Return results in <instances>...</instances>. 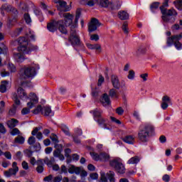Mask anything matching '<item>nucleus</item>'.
Instances as JSON below:
<instances>
[{
	"label": "nucleus",
	"instance_id": "1",
	"mask_svg": "<svg viewBox=\"0 0 182 182\" xmlns=\"http://www.w3.org/2000/svg\"><path fill=\"white\" fill-rule=\"evenodd\" d=\"M81 14L80 9H77L76 11L75 19L74 21V23L70 26L71 30L70 32V36L68 37V41L77 52H79V50L76 49V46H78L80 49H83V48H85V45H83L80 41V37L77 35V33H76V30H75V28H77V23L79 22Z\"/></svg>",
	"mask_w": 182,
	"mask_h": 182
},
{
	"label": "nucleus",
	"instance_id": "2",
	"mask_svg": "<svg viewBox=\"0 0 182 182\" xmlns=\"http://www.w3.org/2000/svg\"><path fill=\"white\" fill-rule=\"evenodd\" d=\"M154 134H156L154 126L151 124H146L138 131L137 139L141 144H146L149 143L150 137H153Z\"/></svg>",
	"mask_w": 182,
	"mask_h": 182
},
{
	"label": "nucleus",
	"instance_id": "3",
	"mask_svg": "<svg viewBox=\"0 0 182 182\" xmlns=\"http://www.w3.org/2000/svg\"><path fill=\"white\" fill-rule=\"evenodd\" d=\"M47 29L49 32L55 33L56 31H60V33L63 35L68 34V30L65 27V21L64 20H51L50 22L47 23Z\"/></svg>",
	"mask_w": 182,
	"mask_h": 182
},
{
	"label": "nucleus",
	"instance_id": "4",
	"mask_svg": "<svg viewBox=\"0 0 182 182\" xmlns=\"http://www.w3.org/2000/svg\"><path fill=\"white\" fill-rule=\"evenodd\" d=\"M167 6H168V0H165L162 6L159 7L161 14H162L161 19L164 22H170V18L168 16H177L178 15L176 9L173 8L167 9H166Z\"/></svg>",
	"mask_w": 182,
	"mask_h": 182
},
{
	"label": "nucleus",
	"instance_id": "5",
	"mask_svg": "<svg viewBox=\"0 0 182 182\" xmlns=\"http://www.w3.org/2000/svg\"><path fill=\"white\" fill-rule=\"evenodd\" d=\"M19 46L17 48L18 52H23V53H26L29 55L31 52L33 50H38V46H30L28 48V42L26 37H20L18 40Z\"/></svg>",
	"mask_w": 182,
	"mask_h": 182
},
{
	"label": "nucleus",
	"instance_id": "6",
	"mask_svg": "<svg viewBox=\"0 0 182 182\" xmlns=\"http://www.w3.org/2000/svg\"><path fill=\"white\" fill-rule=\"evenodd\" d=\"M94 117V120L97 122L99 126H102L103 129H107L109 130V127H107V124H106V122H107V119L103 118L102 114H103V110L95 108L94 110H91L90 112Z\"/></svg>",
	"mask_w": 182,
	"mask_h": 182
},
{
	"label": "nucleus",
	"instance_id": "7",
	"mask_svg": "<svg viewBox=\"0 0 182 182\" xmlns=\"http://www.w3.org/2000/svg\"><path fill=\"white\" fill-rule=\"evenodd\" d=\"M18 75L21 80L29 79V77H35V76H36V68L32 66H30V67L25 66L20 69Z\"/></svg>",
	"mask_w": 182,
	"mask_h": 182
},
{
	"label": "nucleus",
	"instance_id": "8",
	"mask_svg": "<svg viewBox=\"0 0 182 182\" xmlns=\"http://www.w3.org/2000/svg\"><path fill=\"white\" fill-rule=\"evenodd\" d=\"M182 38V33L178 35H173L171 37H168L166 40V45L167 46H173L174 45L176 49L177 50H181L182 49V43L180 42Z\"/></svg>",
	"mask_w": 182,
	"mask_h": 182
},
{
	"label": "nucleus",
	"instance_id": "9",
	"mask_svg": "<svg viewBox=\"0 0 182 182\" xmlns=\"http://www.w3.org/2000/svg\"><path fill=\"white\" fill-rule=\"evenodd\" d=\"M109 165L119 174H124V173H126V168L123 163H122V159H112L109 161Z\"/></svg>",
	"mask_w": 182,
	"mask_h": 182
},
{
	"label": "nucleus",
	"instance_id": "10",
	"mask_svg": "<svg viewBox=\"0 0 182 182\" xmlns=\"http://www.w3.org/2000/svg\"><path fill=\"white\" fill-rule=\"evenodd\" d=\"M55 150L53 151V156L57 157L60 160V161H63L65 160V156L62 154V151H63V146L62 144H55Z\"/></svg>",
	"mask_w": 182,
	"mask_h": 182
},
{
	"label": "nucleus",
	"instance_id": "11",
	"mask_svg": "<svg viewBox=\"0 0 182 182\" xmlns=\"http://www.w3.org/2000/svg\"><path fill=\"white\" fill-rule=\"evenodd\" d=\"M0 11H1V14H4V11H5L6 12H12L13 14H14V15H18V9H16V8L12 6V5L5 3L4 4L1 5V8H0Z\"/></svg>",
	"mask_w": 182,
	"mask_h": 182
},
{
	"label": "nucleus",
	"instance_id": "12",
	"mask_svg": "<svg viewBox=\"0 0 182 182\" xmlns=\"http://www.w3.org/2000/svg\"><path fill=\"white\" fill-rule=\"evenodd\" d=\"M28 99L30 100V102L27 103V106L29 109L35 107L36 105L39 102V98L34 92H31L28 96Z\"/></svg>",
	"mask_w": 182,
	"mask_h": 182
},
{
	"label": "nucleus",
	"instance_id": "13",
	"mask_svg": "<svg viewBox=\"0 0 182 182\" xmlns=\"http://www.w3.org/2000/svg\"><path fill=\"white\" fill-rule=\"evenodd\" d=\"M100 22L99 20L96 18H92L90 23L88 25V31L92 33L95 32V31L97 30V28L100 26Z\"/></svg>",
	"mask_w": 182,
	"mask_h": 182
},
{
	"label": "nucleus",
	"instance_id": "14",
	"mask_svg": "<svg viewBox=\"0 0 182 182\" xmlns=\"http://www.w3.org/2000/svg\"><path fill=\"white\" fill-rule=\"evenodd\" d=\"M56 6L58 11H60L58 13L60 16H62V12H68V11H70V9L68 6V3L63 0H61Z\"/></svg>",
	"mask_w": 182,
	"mask_h": 182
},
{
	"label": "nucleus",
	"instance_id": "15",
	"mask_svg": "<svg viewBox=\"0 0 182 182\" xmlns=\"http://www.w3.org/2000/svg\"><path fill=\"white\" fill-rule=\"evenodd\" d=\"M63 16L65 18L64 25L65 26H70L73 23V15L70 14V13H64Z\"/></svg>",
	"mask_w": 182,
	"mask_h": 182
},
{
	"label": "nucleus",
	"instance_id": "16",
	"mask_svg": "<svg viewBox=\"0 0 182 182\" xmlns=\"http://www.w3.org/2000/svg\"><path fill=\"white\" fill-rule=\"evenodd\" d=\"M168 103H171V98L168 95H165L162 97V102L161 103V107L163 110H167L168 107Z\"/></svg>",
	"mask_w": 182,
	"mask_h": 182
},
{
	"label": "nucleus",
	"instance_id": "17",
	"mask_svg": "<svg viewBox=\"0 0 182 182\" xmlns=\"http://www.w3.org/2000/svg\"><path fill=\"white\" fill-rule=\"evenodd\" d=\"M111 82L112 83L113 87L114 89H120V81L119 80V77L116 75H111Z\"/></svg>",
	"mask_w": 182,
	"mask_h": 182
},
{
	"label": "nucleus",
	"instance_id": "18",
	"mask_svg": "<svg viewBox=\"0 0 182 182\" xmlns=\"http://www.w3.org/2000/svg\"><path fill=\"white\" fill-rule=\"evenodd\" d=\"M19 171V168L16 167V168H9L8 171H5L4 172V175L5 177L9 178L12 177V176H16V173Z\"/></svg>",
	"mask_w": 182,
	"mask_h": 182
},
{
	"label": "nucleus",
	"instance_id": "19",
	"mask_svg": "<svg viewBox=\"0 0 182 182\" xmlns=\"http://www.w3.org/2000/svg\"><path fill=\"white\" fill-rule=\"evenodd\" d=\"M17 95L18 97L21 99V100H26V99H28V94L26 93L25 90L22 88V87H19L18 88Z\"/></svg>",
	"mask_w": 182,
	"mask_h": 182
},
{
	"label": "nucleus",
	"instance_id": "20",
	"mask_svg": "<svg viewBox=\"0 0 182 182\" xmlns=\"http://www.w3.org/2000/svg\"><path fill=\"white\" fill-rule=\"evenodd\" d=\"M102 106H104L105 107H106V106H109L111 103L110 102V97H109V95H107V93L103 94L102 97L101 98L100 100Z\"/></svg>",
	"mask_w": 182,
	"mask_h": 182
},
{
	"label": "nucleus",
	"instance_id": "21",
	"mask_svg": "<svg viewBox=\"0 0 182 182\" xmlns=\"http://www.w3.org/2000/svg\"><path fill=\"white\" fill-rule=\"evenodd\" d=\"M13 56L18 63H22L25 60V55L21 53H14Z\"/></svg>",
	"mask_w": 182,
	"mask_h": 182
},
{
	"label": "nucleus",
	"instance_id": "22",
	"mask_svg": "<svg viewBox=\"0 0 182 182\" xmlns=\"http://www.w3.org/2000/svg\"><path fill=\"white\" fill-rule=\"evenodd\" d=\"M99 5L102 6V8H111V9H114L113 8V4L112 2L109 1V0H99Z\"/></svg>",
	"mask_w": 182,
	"mask_h": 182
},
{
	"label": "nucleus",
	"instance_id": "23",
	"mask_svg": "<svg viewBox=\"0 0 182 182\" xmlns=\"http://www.w3.org/2000/svg\"><path fill=\"white\" fill-rule=\"evenodd\" d=\"M42 114H44L45 116L52 117L55 115V112L52 111V109H50V107L46 106L43 107Z\"/></svg>",
	"mask_w": 182,
	"mask_h": 182
},
{
	"label": "nucleus",
	"instance_id": "24",
	"mask_svg": "<svg viewBox=\"0 0 182 182\" xmlns=\"http://www.w3.org/2000/svg\"><path fill=\"white\" fill-rule=\"evenodd\" d=\"M39 130L40 129L38 127L34 128L31 132V134L32 136H36V139H38V140H42V139H43V134L39 132Z\"/></svg>",
	"mask_w": 182,
	"mask_h": 182
},
{
	"label": "nucleus",
	"instance_id": "25",
	"mask_svg": "<svg viewBox=\"0 0 182 182\" xmlns=\"http://www.w3.org/2000/svg\"><path fill=\"white\" fill-rule=\"evenodd\" d=\"M81 169L79 167H76L74 165H71L68 168V173L70 174H80Z\"/></svg>",
	"mask_w": 182,
	"mask_h": 182
},
{
	"label": "nucleus",
	"instance_id": "26",
	"mask_svg": "<svg viewBox=\"0 0 182 182\" xmlns=\"http://www.w3.org/2000/svg\"><path fill=\"white\" fill-rule=\"evenodd\" d=\"M87 48H88V49H91L92 50H99L100 53L102 52V46H100V44L87 43Z\"/></svg>",
	"mask_w": 182,
	"mask_h": 182
},
{
	"label": "nucleus",
	"instance_id": "27",
	"mask_svg": "<svg viewBox=\"0 0 182 182\" xmlns=\"http://www.w3.org/2000/svg\"><path fill=\"white\" fill-rule=\"evenodd\" d=\"M118 18L121 21H127L129 19V14L126 11H120L118 12Z\"/></svg>",
	"mask_w": 182,
	"mask_h": 182
},
{
	"label": "nucleus",
	"instance_id": "28",
	"mask_svg": "<svg viewBox=\"0 0 182 182\" xmlns=\"http://www.w3.org/2000/svg\"><path fill=\"white\" fill-rule=\"evenodd\" d=\"M159 6H160V2H153L150 5V9L152 14H156L157 11H159Z\"/></svg>",
	"mask_w": 182,
	"mask_h": 182
},
{
	"label": "nucleus",
	"instance_id": "29",
	"mask_svg": "<svg viewBox=\"0 0 182 182\" xmlns=\"http://www.w3.org/2000/svg\"><path fill=\"white\" fill-rule=\"evenodd\" d=\"M122 140L127 144H134V136L132 135H127L123 137Z\"/></svg>",
	"mask_w": 182,
	"mask_h": 182
},
{
	"label": "nucleus",
	"instance_id": "30",
	"mask_svg": "<svg viewBox=\"0 0 182 182\" xmlns=\"http://www.w3.org/2000/svg\"><path fill=\"white\" fill-rule=\"evenodd\" d=\"M9 85V82H8L7 80L1 81V84L0 85V92H1V93L6 92V87H8Z\"/></svg>",
	"mask_w": 182,
	"mask_h": 182
},
{
	"label": "nucleus",
	"instance_id": "31",
	"mask_svg": "<svg viewBox=\"0 0 182 182\" xmlns=\"http://www.w3.org/2000/svg\"><path fill=\"white\" fill-rule=\"evenodd\" d=\"M18 123H19V121L13 118L7 122V125L9 129H14L16 127V124H18Z\"/></svg>",
	"mask_w": 182,
	"mask_h": 182
},
{
	"label": "nucleus",
	"instance_id": "32",
	"mask_svg": "<svg viewBox=\"0 0 182 182\" xmlns=\"http://www.w3.org/2000/svg\"><path fill=\"white\" fill-rule=\"evenodd\" d=\"M110 159V155L106 152H102L100 154V161H109Z\"/></svg>",
	"mask_w": 182,
	"mask_h": 182
},
{
	"label": "nucleus",
	"instance_id": "33",
	"mask_svg": "<svg viewBox=\"0 0 182 182\" xmlns=\"http://www.w3.org/2000/svg\"><path fill=\"white\" fill-rule=\"evenodd\" d=\"M109 96H110V97H112V99H113V98L114 99H119L120 95H119V93H117L116 90L112 88L109 92Z\"/></svg>",
	"mask_w": 182,
	"mask_h": 182
},
{
	"label": "nucleus",
	"instance_id": "34",
	"mask_svg": "<svg viewBox=\"0 0 182 182\" xmlns=\"http://www.w3.org/2000/svg\"><path fill=\"white\" fill-rule=\"evenodd\" d=\"M140 161V158L138 156L132 157L128 161L127 164H137Z\"/></svg>",
	"mask_w": 182,
	"mask_h": 182
},
{
	"label": "nucleus",
	"instance_id": "35",
	"mask_svg": "<svg viewBox=\"0 0 182 182\" xmlns=\"http://www.w3.org/2000/svg\"><path fill=\"white\" fill-rule=\"evenodd\" d=\"M107 178L109 181V182H116V179L114 178V172L109 171L108 173H107Z\"/></svg>",
	"mask_w": 182,
	"mask_h": 182
},
{
	"label": "nucleus",
	"instance_id": "36",
	"mask_svg": "<svg viewBox=\"0 0 182 182\" xmlns=\"http://www.w3.org/2000/svg\"><path fill=\"white\" fill-rule=\"evenodd\" d=\"M60 129L62 130V132H64L65 136H70V132H69V127H68V126H66V124H62L60 126Z\"/></svg>",
	"mask_w": 182,
	"mask_h": 182
},
{
	"label": "nucleus",
	"instance_id": "37",
	"mask_svg": "<svg viewBox=\"0 0 182 182\" xmlns=\"http://www.w3.org/2000/svg\"><path fill=\"white\" fill-rule=\"evenodd\" d=\"M7 69L9 70L10 73H16V66L14 65L12 63H9L7 64Z\"/></svg>",
	"mask_w": 182,
	"mask_h": 182
},
{
	"label": "nucleus",
	"instance_id": "38",
	"mask_svg": "<svg viewBox=\"0 0 182 182\" xmlns=\"http://www.w3.org/2000/svg\"><path fill=\"white\" fill-rule=\"evenodd\" d=\"M14 143H16L17 144H23V143H25V137L18 136L14 139Z\"/></svg>",
	"mask_w": 182,
	"mask_h": 182
},
{
	"label": "nucleus",
	"instance_id": "39",
	"mask_svg": "<svg viewBox=\"0 0 182 182\" xmlns=\"http://www.w3.org/2000/svg\"><path fill=\"white\" fill-rule=\"evenodd\" d=\"M173 5H175V8H176L178 11H182V0H176L173 1Z\"/></svg>",
	"mask_w": 182,
	"mask_h": 182
},
{
	"label": "nucleus",
	"instance_id": "40",
	"mask_svg": "<svg viewBox=\"0 0 182 182\" xmlns=\"http://www.w3.org/2000/svg\"><path fill=\"white\" fill-rule=\"evenodd\" d=\"M90 156L95 161H100V154H99L96 152H90Z\"/></svg>",
	"mask_w": 182,
	"mask_h": 182
},
{
	"label": "nucleus",
	"instance_id": "41",
	"mask_svg": "<svg viewBox=\"0 0 182 182\" xmlns=\"http://www.w3.org/2000/svg\"><path fill=\"white\" fill-rule=\"evenodd\" d=\"M43 107L42 105H38L35 109L32 111V113L33 114H39V113H41L42 114Z\"/></svg>",
	"mask_w": 182,
	"mask_h": 182
},
{
	"label": "nucleus",
	"instance_id": "42",
	"mask_svg": "<svg viewBox=\"0 0 182 182\" xmlns=\"http://www.w3.org/2000/svg\"><path fill=\"white\" fill-rule=\"evenodd\" d=\"M24 21L26 23L29 25L32 22V19L31 18V16L28 13H25L23 15Z\"/></svg>",
	"mask_w": 182,
	"mask_h": 182
},
{
	"label": "nucleus",
	"instance_id": "43",
	"mask_svg": "<svg viewBox=\"0 0 182 182\" xmlns=\"http://www.w3.org/2000/svg\"><path fill=\"white\" fill-rule=\"evenodd\" d=\"M50 139L54 143V144H58L59 143V139H58V135L55 134H52L50 136Z\"/></svg>",
	"mask_w": 182,
	"mask_h": 182
},
{
	"label": "nucleus",
	"instance_id": "44",
	"mask_svg": "<svg viewBox=\"0 0 182 182\" xmlns=\"http://www.w3.org/2000/svg\"><path fill=\"white\" fill-rule=\"evenodd\" d=\"M35 143H36V138H35V136H30L28 139V144L30 146H33V144H35Z\"/></svg>",
	"mask_w": 182,
	"mask_h": 182
},
{
	"label": "nucleus",
	"instance_id": "45",
	"mask_svg": "<svg viewBox=\"0 0 182 182\" xmlns=\"http://www.w3.org/2000/svg\"><path fill=\"white\" fill-rule=\"evenodd\" d=\"M24 154L26 157H28V159H31L32 156H33V151L26 149L24 150Z\"/></svg>",
	"mask_w": 182,
	"mask_h": 182
},
{
	"label": "nucleus",
	"instance_id": "46",
	"mask_svg": "<svg viewBox=\"0 0 182 182\" xmlns=\"http://www.w3.org/2000/svg\"><path fill=\"white\" fill-rule=\"evenodd\" d=\"M13 129L11 131L10 134L11 136H16L18 134H21V131L18 128H12Z\"/></svg>",
	"mask_w": 182,
	"mask_h": 182
},
{
	"label": "nucleus",
	"instance_id": "47",
	"mask_svg": "<svg viewBox=\"0 0 182 182\" xmlns=\"http://www.w3.org/2000/svg\"><path fill=\"white\" fill-rule=\"evenodd\" d=\"M33 149H34V151H41V143L39 142H36L35 144H33Z\"/></svg>",
	"mask_w": 182,
	"mask_h": 182
},
{
	"label": "nucleus",
	"instance_id": "48",
	"mask_svg": "<svg viewBox=\"0 0 182 182\" xmlns=\"http://www.w3.org/2000/svg\"><path fill=\"white\" fill-rule=\"evenodd\" d=\"M9 52V49L6 46H4L3 48L0 47V55L3 53V55H6Z\"/></svg>",
	"mask_w": 182,
	"mask_h": 182
},
{
	"label": "nucleus",
	"instance_id": "49",
	"mask_svg": "<svg viewBox=\"0 0 182 182\" xmlns=\"http://www.w3.org/2000/svg\"><path fill=\"white\" fill-rule=\"evenodd\" d=\"M134 75H135L134 70H130L127 75L128 79H129L130 80H133V79H134Z\"/></svg>",
	"mask_w": 182,
	"mask_h": 182
},
{
	"label": "nucleus",
	"instance_id": "50",
	"mask_svg": "<svg viewBox=\"0 0 182 182\" xmlns=\"http://www.w3.org/2000/svg\"><path fill=\"white\" fill-rule=\"evenodd\" d=\"M115 112L117 114H118L119 116H122L123 115V113H124V109H123L122 107H119L115 109Z\"/></svg>",
	"mask_w": 182,
	"mask_h": 182
},
{
	"label": "nucleus",
	"instance_id": "51",
	"mask_svg": "<svg viewBox=\"0 0 182 182\" xmlns=\"http://www.w3.org/2000/svg\"><path fill=\"white\" fill-rule=\"evenodd\" d=\"M127 26H129V23L127 21H124L122 25V31L125 33H129V31L127 30Z\"/></svg>",
	"mask_w": 182,
	"mask_h": 182
},
{
	"label": "nucleus",
	"instance_id": "52",
	"mask_svg": "<svg viewBox=\"0 0 182 182\" xmlns=\"http://www.w3.org/2000/svg\"><path fill=\"white\" fill-rule=\"evenodd\" d=\"M31 109L32 108H29V107H25L21 110V114L25 115V114H29V113H31Z\"/></svg>",
	"mask_w": 182,
	"mask_h": 182
},
{
	"label": "nucleus",
	"instance_id": "53",
	"mask_svg": "<svg viewBox=\"0 0 182 182\" xmlns=\"http://www.w3.org/2000/svg\"><path fill=\"white\" fill-rule=\"evenodd\" d=\"M37 173H38V174H42V173H43V171L45 170L44 166H38L36 168Z\"/></svg>",
	"mask_w": 182,
	"mask_h": 182
},
{
	"label": "nucleus",
	"instance_id": "54",
	"mask_svg": "<svg viewBox=\"0 0 182 182\" xmlns=\"http://www.w3.org/2000/svg\"><path fill=\"white\" fill-rule=\"evenodd\" d=\"M105 82V77H103L102 75H99L97 86H100L102 85V83Z\"/></svg>",
	"mask_w": 182,
	"mask_h": 182
},
{
	"label": "nucleus",
	"instance_id": "55",
	"mask_svg": "<svg viewBox=\"0 0 182 182\" xmlns=\"http://www.w3.org/2000/svg\"><path fill=\"white\" fill-rule=\"evenodd\" d=\"M97 2V0H87V5H88V6H95Z\"/></svg>",
	"mask_w": 182,
	"mask_h": 182
},
{
	"label": "nucleus",
	"instance_id": "56",
	"mask_svg": "<svg viewBox=\"0 0 182 182\" xmlns=\"http://www.w3.org/2000/svg\"><path fill=\"white\" fill-rule=\"evenodd\" d=\"M15 159L18 160L19 161H21V160H22V152L17 151L16 155H15Z\"/></svg>",
	"mask_w": 182,
	"mask_h": 182
},
{
	"label": "nucleus",
	"instance_id": "57",
	"mask_svg": "<svg viewBox=\"0 0 182 182\" xmlns=\"http://www.w3.org/2000/svg\"><path fill=\"white\" fill-rule=\"evenodd\" d=\"M100 182H108L107 177L105 173H101Z\"/></svg>",
	"mask_w": 182,
	"mask_h": 182
},
{
	"label": "nucleus",
	"instance_id": "58",
	"mask_svg": "<svg viewBox=\"0 0 182 182\" xmlns=\"http://www.w3.org/2000/svg\"><path fill=\"white\" fill-rule=\"evenodd\" d=\"M55 158L54 157H51L50 160H48L47 161V166H48V167H51V166L53 164H55Z\"/></svg>",
	"mask_w": 182,
	"mask_h": 182
},
{
	"label": "nucleus",
	"instance_id": "59",
	"mask_svg": "<svg viewBox=\"0 0 182 182\" xmlns=\"http://www.w3.org/2000/svg\"><path fill=\"white\" fill-rule=\"evenodd\" d=\"M0 133H1V134L6 133V128H5V126H4L2 123H0Z\"/></svg>",
	"mask_w": 182,
	"mask_h": 182
},
{
	"label": "nucleus",
	"instance_id": "60",
	"mask_svg": "<svg viewBox=\"0 0 182 182\" xmlns=\"http://www.w3.org/2000/svg\"><path fill=\"white\" fill-rule=\"evenodd\" d=\"M52 180H53V175L50 174L48 176H46L44 178H43V181H48V182H50L52 181Z\"/></svg>",
	"mask_w": 182,
	"mask_h": 182
},
{
	"label": "nucleus",
	"instance_id": "61",
	"mask_svg": "<svg viewBox=\"0 0 182 182\" xmlns=\"http://www.w3.org/2000/svg\"><path fill=\"white\" fill-rule=\"evenodd\" d=\"M90 177L92 180H97V178H99V175L97 173H92L90 174Z\"/></svg>",
	"mask_w": 182,
	"mask_h": 182
},
{
	"label": "nucleus",
	"instance_id": "62",
	"mask_svg": "<svg viewBox=\"0 0 182 182\" xmlns=\"http://www.w3.org/2000/svg\"><path fill=\"white\" fill-rule=\"evenodd\" d=\"M90 40L91 41H95V42H97V41H99V35H97V34L91 35Z\"/></svg>",
	"mask_w": 182,
	"mask_h": 182
},
{
	"label": "nucleus",
	"instance_id": "63",
	"mask_svg": "<svg viewBox=\"0 0 182 182\" xmlns=\"http://www.w3.org/2000/svg\"><path fill=\"white\" fill-rule=\"evenodd\" d=\"M21 166H22L23 170H28L29 169V165H28V164L26 161H23L22 162Z\"/></svg>",
	"mask_w": 182,
	"mask_h": 182
},
{
	"label": "nucleus",
	"instance_id": "64",
	"mask_svg": "<svg viewBox=\"0 0 182 182\" xmlns=\"http://www.w3.org/2000/svg\"><path fill=\"white\" fill-rule=\"evenodd\" d=\"M162 180L163 181H165V182L170 181V176L168 174L164 175V176L162 177Z\"/></svg>",
	"mask_w": 182,
	"mask_h": 182
}]
</instances>
